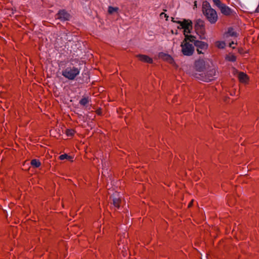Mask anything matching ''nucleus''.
I'll list each match as a JSON object with an SVG mask.
<instances>
[{"instance_id":"1","label":"nucleus","mask_w":259,"mask_h":259,"mask_svg":"<svg viewBox=\"0 0 259 259\" xmlns=\"http://www.w3.org/2000/svg\"><path fill=\"white\" fill-rule=\"evenodd\" d=\"M195 40L194 36H186L182 42V52L185 56H191L194 51L193 41Z\"/></svg>"},{"instance_id":"2","label":"nucleus","mask_w":259,"mask_h":259,"mask_svg":"<svg viewBox=\"0 0 259 259\" xmlns=\"http://www.w3.org/2000/svg\"><path fill=\"white\" fill-rule=\"evenodd\" d=\"M203 14L209 22L212 24L215 23L218 20L216 11L211 8L210 4L207 2H204L202 4Z\"/></svg>"},{"instance_id":"3","label":"nucleus","mask_w":259,"mask_h":259,"mask_svg":"<svg viewBox=\"0 0 259 259\" xmlns=\"http://www.w3.org/2000/svg\"><path fill=\"white\" fill-rule=\"evenodd\" d=\"M192 22L189 19H179V34L183 33L184 37L193 36L191 34Z\"/></svg>"},{"instance_id":"4","label":"nucleus","mask_w":259,"mask_h":259,"mask_svg":"<svg viewBox=\"0 0 259 259\" xmlns=\"http://www.w3.org/2000/svg\"><path fill=\"white\" fill-rule=\"evenodd\" d=\"M80 70L75 67H68L62 71V74L69 80H73L79 74Z\"/></svg>"},{"instance_id":"5","label":"nucleus","mask_w":259,"mask_h":259,"mask_svg":"<svg viewBox=\"0 0 259 259\" xmlns=\"http://www.w3.org/2000/svg\"><path fill=\"white\" fill-rule=\"evenodd\" d=\"M215 70L214 68L210 69L206 72H203L199 74H196V77L200 79V80L205 81L209 82L212 80L214 78L215 75Z\"/></svg>"},{"instance_id":"6","label":"nucleus","mask_w":259,"mask_h":259,"mask_svg":"<svg viewBox=\"0 0 259 259\" xmlns=\"http://www.w3.org/2000/svg\"><path fill=\"white\" fill-rule=\"evenodd\" d=\"M194 28L195 32L197 33V34L199 35V38L201 39H205V30L204 28V22L200 19L197 20L196 21Z\"/></svg>"},{"instance_id":"7","label":"nucleus","mask_w":259,"mask_h":259,"mask_svg":"<svg viewBox=\"0 0 259 259\" xmlns=\"http://www.w3.org/2000/svg\"><path fill=\"white\" fill-rule=\"evenodd\" d=\"M193 45L197 48V51L198 54H203L208 48V44L204 41L198 40L196 39L195 37V40H194Z\"/></svg>"},{"instance_id":"8","label":"nucleus","mask_w":259,"mask_h":259,"mask_svg":"<svg viewBox=\"0 0 259 259\" xmlns=\"http://www.w3.org/2000/svg\"><path fill=\"white\" fill-rule=\"evenodd\" d=\"M195 68L197 71L200 73L204 71L205 64L203 59L197 60L195 63Z\"/></svg>"},{"instance_id":"9","label":"nucleus","mask_w":259,"mask_h":259,"mask_svg":"<svg viewBox=\"0 0 259 259\" xmlns=\"http://www.w3.org/2000/svg\"><path fill=\"white\" fill-rule=\"evenodd\" d=\"M159 58L163 60V61H166L168 63L175 65V62L172 58L169 55L164 53H160L158 54Z\"/></svg>"},{"instance_id":"10","label":"nucleus","mask_w":259,"mask_h":259,"mask_svg":"<svg viewBox=\"0 0 259 259\" xmlns=\"http://www.w3.org/2000/svg\"><path fill=\"white\" fill-rule=\"evenodd\" d=\"M70 17V14L64 10L59 11L57 14V18L62 21L68 20Z\"/></svg>"},{"instance_id":"11","label":"nucleus","mask_w":259,"mask_h":259,"mask_svg":"<svg viewBox=\"0 0 259 259\" xmlns=\"http://www.w3.org/2000/svg\"><path fill=\"white\" fill-rule=\"evenodd\" d=\"M219 8L220 9L221 13L224 15H229L232 13L231 9L224 4H223Z\"/></svg>"},{"instance_id":"12","label":"nucleus","mask_w":259,"mask_h":259,"mask_svg":"<svg viewBox=\"0 0 259 259\" xmlns=\"http://www.w3.org/2000/svg\"><path fill=\"white\" fill-rule=\"evenodd\" d=\"M137 57L139 59L145 63H152L153 62V60L149 56L145 55H139L137 56Z\"/></svg>"},{"instance_id":"13","label":"nucleus","mask_w":259,"mask_h":259,"mask_svg":"<svg viewBox=\"0 0 259 259\" xmlns=\"http://www.w3.org/2000/svg\"><path fill=\"white\" fill-rule=\"evenodd\" d=\"M238 78L240 81L242 83H246L248 79L247 75L243 72H240L239 73Z\"/></svg>"},{"instance_id":"14","label":"nucleus","mask_w":259,"mask_h":259,"mask_svg":"<svg viewBox=\"0 0 259 259\" xmlns=\"http://www.w3.org/2000/svg\"><path fill=\"white\" fill-rule=\"evenodd\" d=\"M59 159L61 160L67 159V160H68L72 162L73 158V157H72L70 155H68L67 154H62V155H60Z\"/></svg>"},{"instance_id":"15","label":"nucleus","mask_w":259,"mask_h":259,"mask_svg":"<svg viewBox=\"0 0 259 259\" xmlns=\"http://www.w3.org/2000/svg\"><path fill=\"white\" fill-rule=\"evenodd\" d=\"M227 36L236 37L237 33L234 31L232 28H229L227 32Z\"/></svg>"},{"instance_id":"16","label":"nucleus","mask_w":259,"mask_h":259,"mask_svg":"<svg viewBox=\"0 0 259 259\" xmlns=\"http://www.w3.org/2000/svg\"><path fill=\"white\" fill-rule=\"evenodd\" d=\"M31 164L33 167L36 168L40 166L41 163L39 160L34 159L31 161Z\"/></svg>"},{"instance_id":"17","label":"nucleus","mask_w":259,"mask_h":259,"mask_svg":"<svg viewBox=\"0 0 259 259\" xmlns=\"http://www.w3.org/2000/svg\"><path fill=\"white\" fill-rule=\"evenodd\" d=\"M215 45L219 49H224L226 46V43L224 41H217Z\"/></svg>"},{"instance_id":"18","label":"nucleus","mask_w":259,"mask_h":259,"mask_svg":"<svg viewBox=\"0 0 259 259\" xmlns=\"http://www.w3.org/2000/svg\"><path fill=\"white\" fill-rule=\"evenodd\" d=\"M120 199L119 198H113V204L115 207L118 208L120 206Z\"/></svg>"},{"instance_id":"19","label":"nucleus","mask_w":259,"mask_h":259,"mask_svg":"<svg viewBox=\"0 0 259 259\" xmlns=\"http://www.w3.org/2000/svg\"><path fill=\"white\" fill-rule=\"evenodd\" d=\"M65 134L68 137H72L74 135L75 131L73 129H67Z\"/></svg>"},{"instance_id":"20","label":"nucleus","mask_w":259,"mask_h":259,"mask_svg":"<svg viewBox=\"0 0 259 259\" xmlns=\"http://www.w3.org/2000/svg\"><path fill=\"white\" fill-rule=\"evenodd\" d=\"M118 10V8L117 7H113L111 6H110L108 7V13L109 14H112L114 12H116Z\"/></svg>"},{"instance_id":"21","label":"nucleus","mask_w":259,"mask_h":259,"mask_svg":"<svg viewBox=\"0 0 259 259\" xmlns=\"http://www.w3.org/2000/svg\"><path fill=\"white\" fill-rule=\"evenodd\" d=\"M89 102V100L87 98H83L81 99L79 101V103L83 106L86 105Z\"/></svg>"},{"instance_id":"22","label":"nucleus","mask_w":259,"mask_h":259,"mask_svg":"<svg viewBox=\"0 0 259 259\" xmlns=\"http://www.w3.org/2000/svg\"><path fill=\"white\" fill-rule=\"evenodd\" d=\"M226 59L228 61L234 62L236 61V57L233 55H229L226 57Z\"/></svg>"},{"instance_id":"23","label":"nucleus","mask_w":259,"mask_h":259,"mask_svg":"<svg viewBox=\"0 0 259 259\" xmlns=\"http://www.w3.org/2000/svg\"><path fill=\"white\" fill-rule=\"evenodd\" d=\"M212 1L218 8L223 4L220 0H212Z\"/></svg>"},{"instance_id":"24","label":"nucleus","mask_w":259,"mask_h":259,"mask_svg":"<svg viewBox=\"0 0 259 259\" xmlns=\"http://www.w3.org/2000/svg\"><path fill=\"white\" fill-rule=\"evenodd\" d=\"M160 18H165L166 19V20H167V18H168V16H167V15L164 13H161L160 15Z\"/></svg>"},{"instance_id":"25","label":"nucleus","mask_w":259,"mask_h":259,"mask_svg":"<svg viewBox=\"0 0 259 259\" xmlns=\"http://www.w3.org/2000/svg\"><path fill=\"white\" fill-rule=\"evenodd\" d=\"M236 43H235V42L234 41H232L231 43H230L229 44V46L230 47H231L233 49H234L235 47L233 46V45L234 44H235Z\"/></svg>"},{"instance_id":"26","label":"nucleus","mask_w":259,"mask_h":259,"mask_svg":"<svg viewBox=\"0 0 259 259\" xmlns=\"http://www.w3.org/2000/svg\"><path fill=\"white\" fill-rule=\"evenodd\" d=\"M127 247L125 246V245H123V247H122V251H123V250H126Z\"/></svg>"},{"instance_id":"27","label":"nucleus","mask_w":259,"mask_h":259,"mask_svg":"<svg viewBox=\"0 0 259 259\" xmlns=\"http://www.w3.org/2000/svg\"><path fill=\"white\" fill-rule=\"evenodd\" d=\"M120 245V243L119 242L118 243V248H119V249H121V247H119Z\"/></svg>"},{"instance_id":"28","label":"nucleus","mask_w":259,"mask_h":259,"mask_svg":"<svg viewBox=\"0 0 259 259\" xmlns=\"http://www.w3.org/2000/svg\"><path fill=\"white\" fill-rule=\"evenodd\" d=\"M191 205V203H190L188 206L190 207Z\"/></svg>"},{"instance_id":"29","label":"nucleus","mask_w":259,"mask_h":259,"mask_svg":"<svg viewBox=\"0 0 259 259\" xmlns=\"http://www.w3.org/2000/svg\"><path fill=\"white\" fill-rule=\"evenodd\" d=\"M172 18V21H173L174 22V18Z\"/></svg>"}]
</instances>
